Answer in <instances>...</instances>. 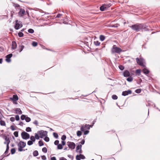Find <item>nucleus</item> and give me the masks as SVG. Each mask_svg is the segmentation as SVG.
Segmentation results:
<instances>
[{
    "instance_id": "1",
    "label": "nucleus",
    "mask_w": 160,
    "mask_h": 160,
    "mask_svg": "<svg viewBox=\"0 0 160 160\" xmlns=\"http://www.w3.org/2000/svg\"><path fill=\"white\" fill-rule=\"evenodd\" d=\"M133 30L137 32H139L142 30L143 31H148L149 29L147 28L145 25L143 23H137L136 24H132L129 26Z\"/></svg>"
},
{
    "instance_id": "2",
    "label": "nucleus",
    "mask_w": 160,
    "mask_h": 160,
    "mask_svg": "<svg viewBox=\"0 0 160 160\" xmlns=\"http://www.w3.org/2000/svg\"><path fill=\"white\" fill-rule=\"evenodd\" d=\"M26 143L24 142L20 141L18 144V151L19 152H22V151H24L25 150L22 149L26 146Z\"/></svg>"
},
{
    "instance_id": "3",
    "label": "nucleus",
    "mask_w": 160,
    "mask_h": 160,
    "mask_svg": "<svg viewBox=\"0 0 160 160\" xmlns=\"http://www.w3.org/2000/svg\"><path fill=\"white\" fill-rule=\"evenodd\" d=\"M136 61L137 63L139 65L143 67H146V66L144 64L145 62V60L143 58H136Z\"/></svg>"
},
{
    "instance_id": "4",
    "label": "nucleus",
    "mask_w": 160,
    "mask_h": 160,
    "mask_svg": "<svg viewBox=\"0 0 160 160\" xmlns=\"http://www.w3.org/2000/svg\"><path fill=\"white\" fill-rule=\"evenodd\" d=\"M111 6L110 3H105L101 6L100 8V9L101 11L106 10L107 9Z\"/></svg>"
},
{
    "instance_id": "5",
    "label": "nucleus",
    "mask_w": 160,
    "mask_h": 160,
    "mask_svg": "<svg viewBox=\"0 0 160 160\" xmlns=\"http://www.w3.org/2000/svg\"><path fill=\"white\" fill-rule=\"evenodd\" d=\"M122 51L121 48L117 47L115 45H113L112 49V53H120Z\"/></svg>"
},
{
    "instance_id": "6",
    "label": "nucleus",
    "mask_w": 160,
    "mask_h": 160,
    "mask_svg": "<svg viewBox=\"0 0 160 160\" xmlns=\"http://www.w3.org/2000/svg\"><path fill=\"white\" fill-rule=\"evenodd\" d=\"M38 133L40 135L41 138H42L43 137L47 136L48 132L46 131L41 130L38 131Z\"/></svg>"
},
{
    "instance_id": "7",
    "label": "nucleus",
    "mask_w": 160,
    "mask_h": 160,
    "mask_svg": "<svg viewBox=\"0 0 160 160\" xmlns=\"http://www.w3.org/2000/svg\"><path fill=\"white\" fill-rule=\"evenodd\" d=\"M21 135L22 138L24 139H27L30 138L29 134L24 131L22 132Z\"/></svg>"
},
{
    "instance_id": "8",
    "label": "nucleus",
    "mask_w": 160,
    "mask_h": 160,
    "mask_svg": "<svg viewBox=\"0 0 160 160\" xmlns=\"http://www.w3.org/2000/svg\"><path fill=\"white\" fill-rule=\"evenodd\" d=\"M92 125H89V124H86L82 126L81 128V131H84V130L86 129H89L90 127H92Z\"/></svg>"
},
{
    "instance_id": "9",
    "label": "nucleus",
    "mask_w": 160,
    "mask_h": 160,
    "mask_svg": "<svg viewBox=\"0 0 160 160\" xmlns=\"http://www.w3.org/2000/svg\"><path fill=\"white\" fill-rule=\"evenodd\" d=\"M67 144L69 148L72 149H73L75 147V144L73 142H68Z\"/></svg>"
},
{
    "instance_id": "10",
    "label": "nucleus",
    "mask_w": 160,
    "mask_h": 160,
    "mask_svg": "<svg viewBox=\"0 0 160 160\" xmlns=\"http://www.w3.org/2000/svg\"><path fill=\"white\" fill-rule=\"evenodd\" d=\"M26 15V13L24 9L21 8L18 12V15L20 17H22L23 15Z\"/></svg>"
},
{
    "instance_id": "11",
    "label": "nucleus",
    "mask_w": 160,
    "mask_h": 160,
    "mask_svg": "<svg viewBox=\"0 0 160 160\" xmlns=\"http://www.w3.org/2000/svg\"><path fill=\"white\" fill-rule=\"evenodd\" d=\"M82 146L81 145H78L76 148V151L77 152H79L80 154L82 153Z\"/></svg>"
},
{
    "instance_id": "12",
    "label": "nucleus",
    "mask_w": 160,
    "mask_h": 160,
    "mask_svg": "<svg viewBox=\"0 0 160 160\" xmlns=\"http://www.w3.org/2000/svg\"><path fill=\"white\" fill-rule=\"evenodd\" d=\"M12 53L7 55L6 56V61L8 62H10L11 61L10 58L12 57Z\"/></svg>"
},
{
    "instance_id": "13",
    "label": "nucleus",
    "mask_w": 160,
    "mask_h": 160,
    "mask_svg": "<svg viewBox=\"0 0 160 160\" xmlns=\"http://www.w3.org/2000/svg\"><path fill=\"white\" fill-rule=\"evenodd\" d=\"M132 93V91L131 90H128L123 91L122 92V95L123 96H127L129 94H131Z\"/></svg>"
},
{
    "instance_id": "14",
    "label": "nucleus",
    "mask_w": 160,
    "mask_h": 160,
    "mask_svg": "<svg viewBox=\"0 0 160 160\" xmlns=\"http://www.w3.org/2000/svg\"><path fill=\"white\" fill-rule=\"evenodd\" d=\"M5 142H4V144H6L7 145H9L10 142V140L9 138L7 137H6L5 138Z\"/></svg>"
},
{
    "instance_id": "15",
    "label": "nucleus",
    "mask_w": 160,
    "mask_h": 160,
    "mask_svg": "<svg viewBox=\"0 0 160 160\" xmlns=\"http://www.w3.org/2000/svg\"><path fill=\"white\" fill-rule=\"evenodd\" d=\"M123 76L125 77H128L130 76L129 72L128 70H126L123 72Z\"/></svg>"
},
{
    "instance_id": "16",
    "label": "nucleus",
    "mask_w": 160,
    "mask_h": 160,
    "mask_svg": "<svg viewBox=\"0 0 160 160\" xmlns=\"http://www.w3.org/2000/svg\"><path fill=\"white\" fill-rule=\"evenodd\" d=\"M22 24H19L18 23H16L15 26V28L16 29L18 30V29L19 28H20L21 27H22Z\"/></svg>"
},
{
    "instance_id": "17",
    "label": "nucleus",
    "mask_w": 160,
    "mask_h": 160,
    "mask_svg": "<svg viewBox=\"0 0 160 160\" xmlns=\"http://www.w3.org/2000/svg\"><path fill=\"white\" fill-rule=\"evenodd\" d=\"M17 44L15 42L13 41L12 42V48L13 49H15L17 48Z\"/></svg>"
},
{
    "instance_id": "18",
    "label": "nucleus",
    "mask_w": 160,
    "mask_h": 160,
    "mask_svg": "<svg viewBox=\"0 0 160 160\" xmlns=\"http://www.w3.org/2000/svg\"><path fill=\"white\" fill-rule=\"evenodd\" d=\"M143 69H142V71L144 73H145L146 74H148L149 73V71L147 69H146L145 67H144Z\"/></svg>"
},
{
    "instance_id": "19",
    "label": "nucleus",
    "mask_w": 160,
    "mask_h": 160,
    "mask_svg": "<svg viewBox=\"0 0 160 160\" xmlns=\"http://www.w3.org/2000/svg\"><path fill=\"white\" fill-rule=\"evenodd\" d=\"M16 111V113L19 114H21L22 113V112L19 108H17L15 110Z\"/></svg>"
},
{
    "instance_id": "20",
    "label": "nucleus",
    "mask_w": 160,
    "mask_h": 160,
    "mask_svg": "<svg viewBox=\"0 0 160 160\" xmlns=\"http://www.w3.org/2000/svg\"><path fill=\"white\" fill-rule=\"evenodd\" d=\"M14 101H16L18 100V98L17 95H13V96L12 98H11Z\"/></svg>"
},
{
    "instance_id": "21",
    "label": "nucleus",
    "mask_w": 160,
    "mask_h": 160,
    "mask_svg": "<svg viewBox=\"0 0 160 160\" xmlns=\"http://www.w3.org/2000/svg\"><path fill=\"white\" fill-rule=\"evenodd\" d=\"M0 124L1 126H5L6 123L4 121L1 120L0 121Z\"/></svg>"
},
{
    "instance_id": "22",
    "label": "nucleus",
    "mask_w": 160,
    "mask_h": 160,
    "mask_svg": "<svg viewBox=\"0 0 160 160\" xmlns=\"http://www.w3.org/2000/svg\"><path fill=\"white\" fill-rule=\"evenodd\" d=\"M33 156L35 157H36V156H37L38 154V152L37 150H35V151H34L33 152Z\"/></svg>"
},
{
    "instance_id": "23",
    "label": "nucleus",
    "mask_w": 160,
    "mask_h": 160,
    "mask_svg": "<svg viewBox=\"0 0 160 160\" xmlns=\"http://www.w3.org/2000/svg\"><path fill=\"white\" fill-rule=\"evenodd\" d=\"M94 43L96 46H98L100 45V43L98 41H95L94 42Z\"/></svg>"
},
{
    "instance_id": "24",
    "label": "nucleus",
    "mask_w": 160,
    "mask_h": 160,
    "mask_svg": "<svg viewBox=\"0 0 160 160\" xmlns=\"http://www.w3.org/2000/svg\"><path fill=\"white\" fill-rule=\"evenodd\" d=\"M99 38H100V40L101 41H102L105 39V37L104 36L102 35H101L100 36Z\"/></svg>"
},
{
    "instance_id": "25",
    "label": "nucleus",
    "mask_w": 160,
    "mask_h": 160,
    "mask_svg": "<svg viewBox=\"0 0 160 160\" xmlns=\"http://www.w3.org/2000/svg\"><path fill=\"white\" fill-rule=\"evenodd\" d=\"M127 80L129 82H131L133 80V78L132 77H129L127 79Z\"/></svg>"
},
{
    "instance_id": "26",
    "label": "nucleus",
    "mask_w": 160,
    "mask_h": 160,
    "mask_svg": "<svg viewBox=\"0 0 160 160\" xmlns=\"http://www.w3.org/2000/svg\"><path fill=\"white\" fill-rule=\"evenodd\" d=\"M63 147L62 145L61 144H58L57 146V148L58 149H61Z\"/></svg>"
},
{
    "instance_id": "27",
    "label": "nucleus",
    "mask_w": 160,
    "mask_h": 160,
    "mask_svg": "<svg viewBox=\"0 0 160 160\" xmlns=\"http://www.w3.org/2000/svg\"><path fill=\"white\" fill-rule=\"evenodd\" d=\"M19 52H21L23 50V49L24 48V46L23 45H22L21 46H19Z\"/></svg>"
},
{
    "instance_id": "28",
    "label": "nucleus",
    "mask_w": 160,
    "mask_h": 160,
    "mask_svg": "<svg viewBox=\"0 0 160 160\" xmlns=\"http://www.w3.org/2000/svg\"><path fill=\"white\" fill-rule=\"evenodd\" d=\"M30 139L31 141H32V142H34L35 141V138L33 136H31Z\"/></svg>"
},
{
    "instance_id": "29",
    "label": "nucleus",
    "mask_w": 160,
    "mask_h": 160,
    "mask_svg": "<svg viewBox=\"0 0 160 160\" xmlns=\"http://www.w3.org/2000/svg\"><path fill=\"white\" fill-rule=\"evenodd\" d=\"M77 134L78 136H80L82 135V132L80 131H78L77 132Z\"/></svg>"
},
{
    "instance_id": "30",
    "label": "nucleus",
    "mask_w": 160,
    "mask_h": 160,
    "mask_svg": "<svg viewBox=\"0 0 160 160\" xmlns=\"http://www.w3.org/2000/svg\"><path fill=\"white\" fill-rule=\"evenodd\" d=\"M11 153L12 154H14L15 152L16 151L15 149L14 148H12L11 149Z\"/></svg>"
},
{
    "instance_id": "31",
    "label": "nucleus",
    "mask_w": 160,
    "mask_h": 160,
    "mask_svg": "<svg viewBox=\"0 0 160 160\" xmlns=\"http://www.w3.org/2000/svg\"><path fill=\"white\" fill-rule=\"evenodd\" d=\"M28 31L29 33H33L34 32V30L31 28L29 29L28 30Z\"/></svg>"
},
{
    "instance_id": "32",
    "label": "nucleus",
    "mask_w": 160,
    "mask_h": 160,
    "mask_svg": "<svg viewBox=\"0 0 160 160\" xmlns=\"http://www.w3.org/2000/svg\"><path fill=\"white\" fill-rule=\"evenodd\" d=\"M53 135L54 137L56 138H58V136L57 133L56 132H53Z\"/></svg>"
},
{
    "instance_id": "33",
    "label": "nucleus",
    "mask_w": 160,
    "mask_h": 160,
    "mask_svg": "<svg viewBox=\"0 0 160 160\" xmlns=\"http://www.w3.org/2000/svg\"><path fill=\"white\" fill-rule=\"evenodd\" d=\"M26 131L27 132H30L32 131V130L30 128L28 127L26 128Z\"/></svg>"
},
{
    "instance_id": "34",
    "label": "nucleus",
    "mask_w": 160,
    "mask_h": 160,
    "mask_svg": "<svg viewBox=\"0 0 160 160\" xmlns=\"http://www.w3.org/2000/svg\"><path fill=\"white\" fill-rule=\"evenodd\" d=\"M112 98L114 100H116L118 98V97L115 95H113L112 96Z\"/></svg>"
},
{
    "instance_id": "35",
    "label": "nucleus",
    "mask_w": 160,
    "mask_h": 160,
    "mask_svg": "<svg viewBox=\"0 0 160 160\" xmlns=\"http://www.w3.org/2000/svg\"><path fill=\"white\" fill-rule=\"evenodd\" d=\"M25 121L27 122H29L31 121V119L30 118L27 117H26Z\"/></svg>"
},
{
    "instance_id": "36",
    "label": "nucleus",
    "mask_w": 160,
    "mask_h": 160,
    "mask_svg": "<svg viewBox=\"0 0 160 160\" xmlns=\"http://www.w3.org/2000/svg\"><path fill=\"white\" fill-rule=\"evenodd\" d=\"M38 143H39V146H42L43 145V142H42V141L41 140H40L39 141V142H38Z\"/></svg>"
},
{
    "instance_id": "37",
    "label": "nucleus",
    "mask_w": 160,
    "mask_h": 160,
    "mask_svg": "<svg viewBox=\"0 0 160 160\" xmlns=\"http://www.w3.org/2000/svg\"><path fill=\"white\" fill-rule=\"evenodd\" d=\"M80 154L79 155L81 159H84L85 158V157L83 154Z\"/></svg>"
},
{
    "instance_id": "38",
    "label": "nucleus",
    "mask_w": 160,
    "mask_h": 160,
    "mask_svg": "<svg viewBox=\"0 0 160 160\" xmlns=\"http://www.w3.org/2000/svg\"><path fill=\"white\" fill-rule=\"evenodd\" d=\"M141 91L140 89H138L135 91V92L137 93H139L141 92Z\"/></svg>"
},
{
    "instance_id": "39",
    "label": "nucleus",
    "mask_w": 160,
    "mask_h": 160,
    "mask_svg": "<svg viewBox=\"0 0 160 160\" xmlns=\"http://www.w3.org/2000/svg\"><path fill=\"white\" fill-rule=\"evenodd\" d=\"M42 151L44 153H46L47 151V148L45 147H44V148H42Z\"/></svg>"
},
{
    "instance_id": "40",
    "label": "nucleus",
    "mask_w": 160,
    "mask_h": 160,
    "mask_svg": "<svg viewBox=\"0 0 160 160\" xmlns=\"http://www.w3.org/2000/svg\"><path fill=\"white\" fill-rule=\"evenodd\" d=\"M45 137L44 138V140L46 142H48L49 141V138L47 136H45Z\"/></svg>"
},
{
    "instance_id": "41",
    "label": "nucleus",
    "mask_w": 160,
    "mask_h": 160,
    "mask_svg": "<svg viewBox=\"0 0 160 160\" xmlns=\"http://www.w3.org/2000/svg\"><path fill=\"white\" fill-rule=\"evenodd\" d=\"M35 139H36L38 140L39 139V137L38 135V134L37 133H35Z\"/></svg>"
},
{
    "instance_id": "42",
    "label": "nucleus",
    "mask_w": 160,
    "mask_h": 160,
    "mask_svg": "<svg viewBox=\"0 0 160 160\" xmlns=\"http://www.w3.org/2000/svg\"><path fill=\"white\" fill-rule=\"evenodd\" d=\"M84 132V134L85 135L88 134L89 133V131L88 130H84V131H82Z\"/></svg>"
},
{
    "instance_id": "43",
    "label": "nucleus",
    "mask_w": 160,
    "mask_h": 160,
    "mask_svg": "<svg viewBox=\"0 0 160 160\" xmlns=\"http://www.w3.org/2000/svg\"><path fill=\"white\" fill-rule=\"evenodd\" d=\"M33 143L32 141H31V140H29V141H28V143H27L28 144V145H31L33 144Z\"/></svg>"
},
{
    "instance_id": "44",
    "label": "nucleus",
    "mask_w": 160,
    "mask_h": 160,
    "mask_svg": "<svg viewBox=\"0 0 160 160\" xmlns=\"http://www.w3.org/2000/svg\"><path fill=\"white\" fill-rule=\"evenodd\" d=\"M18 35L20 37H22L23 36V34L22 32H19L18 33Z\"/></svg>"
},
{
    "instance_id": "45",
    "label": "nucleus",
    "mask_w": 160,
    "mask_h": 160,
    "mask_svg": "<svg viewBox=\"0 0 160 160\" xmlns=\"http://www.w3.org/2000/svg\"><path fill=\"white\" fill-rule=\"evenodd\" d=\"M14 135L16 137H18V132L15 131L14 132Z\"/></svg>"
},
{
    "instance_id": "46",
    "label": "nucleus",
    "mask_w": 160,
    "mask_h": 160,
    "mask_svg": "<svg viewBox=\"0 0 160 160\" xmlns=\"http://www.w3.org/2000/svg\"><path fill=\"white\" fill-rule=\"evenodd\" d=\"M32 45L34 47H36L37 45V43L35 42H32Z\"/></svg>"
},
{
    "instance_id": "47",
    "label": "nucleus",
    "mask_w": 160,
    "mask_h": 160,
    "mask_svg": "<svg viewBox=\"0 0 160 160\" xmlns=\"http://www.w3.org/2000/svg\"><path fill=\"white\" fill-rule=\"evenodd\" d=\"M26 116L24 115H22L21 117V118L22 120H24V119H25Z\"/></svg>"
},
{
    "instance_id": "48",
    "label": "nucleus",
    "mask_w": 160,
    "mask_h": 160,
    "mask_svg": "<svg viewBox=\"0 0 160 160\" xmlns=\"http://www.w3.org/2000/svg\"><path fill=\"white\" fill-rule=\"evenodd\" d=\"M66 137L65 135H63L61 137V139L63 141L65 140L66 139Z\"/></svg>"
},
{
    "instance_id": "49",
    "label": "nucleus",
    "mask_w": 160,
    "mask_h": 160,
    "mask_svg": "<svg viewBox=\"0 0 160 160\" xmlns=\"http://www.w3.org/2000/svg\"><path fill=\"white\" fill-rule=\"evenodd\" d=\"M119 68L121 70H122L124 69V67L122 65H119Z\"/></svg>"
},
{
    "instance_id": "50",
    "label": "nucleus",
    "mask_w": 160,
    "mask_h": 160,
    "mask_svg": "<svg viewBox=\"0 0 160 160\" xmlns=\"http://www.w3.org/2000/svg\"><path fill=\"white\" fill-rule=\"evenodd\" d=\"M76 159L77 160H81V158H80V157L79 156V155H77L76 156Z\"/></svg>"
},
{
    "instance_id": "51",
    "label": "nucleus",
    "mask_w": 160,
    "mask_h": 160,
    "mask_svg": "<svg viewBox=\"0 0 160 160\" xmlns=\"http://www.w3.org/2000/svg\"><path fill=\"white\" fill-rule=\"evenodd\" d=\"M141 72V70L140 69H137L136 71V73L137 74H140Z\"/></svg>"
},
{
    "instance_id": "52",
    "label": "nucleus",
    "mask_w": 160,
    "mask_h": 160,
    "mask_svg": "<svg viewBox=\"0 0 160 160\" xmlns=\"http://www.w3.org/2000/svg\"><path fill=\"white\" fill-rule=\"evenodd\" d=\"M59 141L58 140H57L54 142V143L55 145H58L59 144Z\"/></svg>"
},
{
    "instance_id": "53",
    "label": "nucleus",
    "mask_w": 160,
    "mask_h": 160,
    "mask_svg": "<svg viewBox=\"0 0 160 160\" xmlns=\"http://www.w3.org/2000/svg\"><path fill=\"white\" fill-rule=\"evenodd\" d=\"M16 120L17 121H18L19 120V117L18 115H17L15 116Z\"/></svg>"
},
{
    "instance_id": "54",
    "label": "nucleus",
    "mask_w": 160,
    "mask_h": 160,
    "mask_svg": "<svg viewBox=\"0 0 160 160\" xmlns=\"http://www.w3.org/2000/svg\"><path fill=\"white\" fill-rule=\"evenodd\" d=\"M33 123L35 125H37L38 124V121L36 120L33 122Z\"/></svg>"
},
{
    "instance_id": "55",
    "label": "nucleus",
    "mask_w": 160,
    "mask_h": 160,
    "mask_svg": "<svg viewBox=\"0 0 160 160\" xmlns=\"http://www.w3.org/2000/svg\"><path fill=\"white\" fill-rule=\"evenodd\" d=\"M10 120L11 122H14L15 121V118L14 117H11L10 118Z\"/></svg>"
},
{
    "instance_id": "56",
    "label": "nucleus",
    "mask_w": 160,
    "mask_h": 160,
    "mask_svg": "<svg viewBox=\"0 0 160 160\" xmlns=\"http://www.w3.org/2000/svg\"><path fill=\"white\" fill-rule=\"evenodd\" d=\"M42 159L43 160H46V158L45 156L43 155L42 156Z\"/></svg>"
},
{
    "instance_id": "57",
    "label": "nucleus",
    "mask_w": 160,
    "mask_h": 160,
    "mask_svg": "<svg viewBox=\"0 0 160 160\" xmlns=\"http://www.w3.org/2000/svg\"><path fill=\"white\" fill-rule=\"evenodd\" d=\"M62 15V14H57V15L56 17V18H59Z\"/></svg>"
},
{
    "instance_id": "58",
    "label": "nucleus",
    "mask_w": 160,
    "mask_h": 160,
    "mask_svg": "<svg viewBox=\"0 0 160 160\" xmlns=\"http://www.w3.org/2000/svg\"><path fill=\"white\" fill-rule=\"evenodd\" d=\"M10 128L13 131L15 130L16 129L13 126H11L10 127Z\"/></svg>"
},
{
    "instance_id": "59",
    "label": "nucleus",
    "mask_w": 160,
    "mask_h": 160,
    "mask_svg": "<svg viewBox=\"0 0 160 160\" xmlns=\"http://www.w3.org/2000/svg\"><path fill=\"white\" fill-rule=\"evenodd\" d=\"M65 143H65V142L64 141H62V144L61 145H62V146L65 145Z\"/></svg>"
},
{
    "instance_id": "60",
    "label": "nucleus",
    "mask_w": 160,
    "mask_h": 160,
    "mask_svg": "<svg viewBox=\"0 0 160 160\" xmlns=\"http://www.w3.org/2000/svg\"><path fill=\"white\" fill-rule=\"evenodd\" d=\"M59 160H67V159L64 157H61L60 158Z\"/></svg>"
},
{
    "instance_id": "61",
    "label": "nucleus",
    "mask_w": 160,
    "mask_h": 160,
    "mask_svg": "<svg viewBox=\"0 0 160 160\" xmlns=\"http://www.w3.org/2000/svg\"><path fill=\"white\" fill-rule=\"evenodd\" d=\"M51 160H56V158L54 157H51Z\"/></svg>"
},
{
    "instance_id": "62",
    "label": "nucleus",
    "mask_w": 160,
    "mask_h": 160,
    "mask_svg": "<svg viewBox=\"0 0 160 160\" xmlns=\"http://www.w3.org/2000/svg\"><path fill=\"white\" fill-rule=\"evenodd\" d=\"M85 143V140H82L81 142V143L82 144H84Z\"/></svg>"
},
{
    "instance_id": "63",
    "label": "nucleus",
    "mask_w": 160,
    "mask_h": 160,
    "mask_svg": "<svg viewBox=\"0 0 160 160\" xmlns=\"http://www.w3.org/2000/svg\"><path fill=\"white\" fill-rule=\"evenodd\" d=\"M68 157L70 158H71L72 159L73 158V157L70 155H68Z\"/></svg>"
},
{
    "instance_id": "64",
    "label": "nucleus",
    "mask_w": 160,
    "mask_h": 160,
    "mask_svg": "<svg viewBox=\"0 0 160 160\" xmlns=\"http://www.w3.org/2000/svg\"><path fill=\"white\" fill-rule=\"evenodd\" d=\"M23 123L22 122H20L19 123V125H20V126H22L23 125Z\"/></svg>"
}]
</instances>
